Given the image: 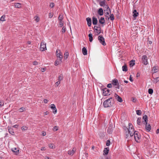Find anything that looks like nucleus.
<instances>
[{"mask_svg": "<svg viewBox=\"0 0 159 159\" xmlns=\"http://www.w3.org/2000/svg\"><path fill=\"white\" fill-rule=\"evenodd\" d=\"M114 104V99L111 97L106 100L103 102V105L105 107H111Z\"/></svg>", "mask_w": 159, "mask_h": 159, "instance_id": "obj_1", "label": "nucleus"}, {"mask_svg": "<svg viewBox=\"0 0 159 159\" xmlns=\"http://www.w3.org/2000/svg\"><path fill=\"white\" fill-rule=\"evenodd\" d=\"M129 129L128 130L129 132V135L130 137L133 136L134 134L135 133L134 127L131 123H129Z\"/></svg>", "mask_w": 159, "mask_h": 159, "instance_id": "obj_2", "label": "nucleus"}, {"mask_svg": "<svg viewBox=\"0 0 159 159\" xmlns=\"http://www.w3.org/2000/svg\"><path fill=\"white\" fill-rule=\"evenodd\" d=\"M134 135L135 141L137 143L140 142V136L139 135V132L135 131V133Z\"/></svg>", "mask_w": 159, "mask_h": 159, "instance_id": "obj_3", "label": "nucleus"}, {"mask_svg": "<svg viewBox=\"0 0 159 159\" xmlns=\"http://www.w3.org/2000/svg\"><path fill=\"white\" fill-rule=\"evenodd\" d=\"M102 94L104 96H107L110 95V90L107 88H105L102 89Z\"/></svg>", "mask_w": 159, "mask_h": 159, "instance_id": "obj_4", "label": "nucleus"}, {"mask_svg": "<svg viewBox=\"0 0 159 159\" xmlns=\"http://www.w3.org/2000/svg\"><path fill=\"white\" fill-rule=\"evenodd\" d=\"M111 84L115 86V88L118 89H120V85L117 79H115L113 80Z\"/></svg>", "mask_w": 159, "mask_h": 159, "instance_id": "obj_5", "label": "nucleus"}, {"mask_svg": "<svg viewBox=\"0 0 159 159\" xmlns=\"http://www.w3.org/2000/svg\"><path fill=\"white\" fill-rule=\"evenodd\" d=\"M98 39L99 42L102 44L103 46H105L106 43L105 42V39L101 35H99L98 37Z\"/></svg>", "mask_w": 159, "mask_h": 159, "instance_id": "obj_6", "label": "nucleus"}, {"mask_svg": "<svg viewBox=\"0 0 159 159\" xmlns=\"http://www.w3.org/2000/svg\"><path fill=\"white\" fill-rule=\"evenodd\" d=\"M46 50V43L43 40L40 43V51H43Z\"/></svg>", "mask_w": 159, "mask_h": 159, "instance_id": "obj_7", "label": "nucleus"}, {"mask_svg": "<svg viewBox=\"0 0 159 159\" xmlns=\"http://www.w3.org/2000/svg\"><path fill=\"white\" fill-rule=\"evenodd\" d=\"M61 52L59 50L57 49L56 52V56L58 58H59L60 62H62L61 60L62 58V55L61 54Z\"/></svg>", "mask_w": 159, "mask_h": 159, "instance_id": "obj_8", "label": "nucleus"}, {"mask_svg": "<svg viewBox=\"0 0 159 159\" xmlns=\"http://www.w3.org/2000/svg\"><path fill=\"white\" fill-rule=\"evenodd\" d=\"M113 129L114 128L113 127L112 124V123L111 124H110L109 127H108L107 130V133L109 134H111L112 133Z\"/></svg>", "mask_w": 159, "mask_h": 159, "instance_id": "obj_9", "label": "nucleus"}, {"mask_svg": "<svg viewBox=\"0 0 159 159\" xmlns=\"http://www.w3.org/2000/svg\"><path fill=\"white\" fill-rule=\"evenodd\" d=\"M142 60L143 61V62L144 65H146L148 63L147 57L146 55H143V56Z\"/></svg>", "mask_w": 159, "mask_h": 159, "instance_id": "obj_10", "label": "nucleus"}, {"mask_svg": "<svg viewBox=\"0 0 159 159\" xmlns=\"http://www.w3.org/2000/svg\"><path fill=\"white\" fill-rule=\"evenodd\" d=\"M94 30L96 31V32L98 34L101 33V28L100 26H94Z\"/></svg>", "mask_w": 159, "mask_h": 159, "instance_id": "obj_11", "label": "nucleus"}, {"mask_svg": "<svg viewBox=\"0 0 159 159\" xmlns=\"http://www.w3.org/2000/svg\"><path fill=\"white\" fill-rule=\"evenodd\" d=\"M114 96L115 98L119 102H122L123 101V100L122 98L119 95H118L117 94L115 93L114 95Z\"/></svg>", "mask_w": 159, "mask_h": 159, "instance_id": "obj_12", "label": "nucleus"}, {"mask_svg": "<svg viewBox=\"0 0 159 159\" xmlns=\"http://www.w3.org/2000/svg\"><path fill=\"white\" fill-rule=\"evenodd\" d=\"M51 108L52 109L53 113L55 114L57 112V110L55 105L54 104H51Z\"/></svg>", "mask_w": 159, "mask_h": 159, "instance_id": "obj_13", "label": "nucleus"}, {"mask_svg": "<svg viewBox=\"0 0 159 159\" xmlns=\"http://www.w3.org/2000/svg\"><path fill=\"white\" fill-rule=\"evenodd\" d=\"M145 124H146V126H145L146 129L147 130L148 132L150 131L151 129V127L150 125L148 123H146Z\"/></svg>", "mask_w": 159, "mask_h": 159, "instance_id": "obj_14", "label": "nucleus"}, {"mask_svg": "<svg viewBox=\"0 0 159 159\" xmlns=\"http://www.w3.org/2000/svg\"><path fill=\"white\" fill-rule=\"evenodd\" d=\"M87 22V25L89 27H90L91 26L92 24V20L90 18L88 17L86 19Z\"/></svg>", "mask_w": 159, "mask_h": 159, "instance_id": "obj_15", "label": "nucleus"}, {"mask_svg": "<svg viewBox=\"0 0 159 159\" xmlns=\"http://www.w3.org/2000/svg\"><path fill=\"white\" fill-rule=\"evenodd\" d=\"M75 148H73L72 150H69L68 151V154L72 156L74 154V153H75Z\"/></svg>", "mask_w": 159, "mask_h": 159, "instance_id": "obj_16", "label": "nucleus"}, {"mask_svg": "<svg viewBox=\"0 0 159 159\" xmlns=\"http://www.w3.org/2000/svg\"><path fill=\"white\" fill-rule=\"evenodd\" d=\"M92 22L93 25H96L98 23V20L97 18L94 17H93L92 18Z\"/></svg>", "mask_w": 159, "mask_h": 159, "instance_id": "obj_17", "label": "nucleus"}, {"mask_svg": "<svg viewBox=\"0 0 159 159\" xmlns=\"http://www.w3.org/2000/svg\"><path fill=\"white\" fill-rule=\"evenodd\" d=\"M98 14L100 16H102L103 14V10L102 8H99L98 11Z\"/></svg>", "mask_w": 159, "mask_h": 159, "instance_id": "obj_18", "label": "nucleus"}, {"mask_svg": "<svg viewBox=\"0 0 159 159\" xmlns=\"http://www.w3.org/2000/svg\"><path fill=\"white\" fill-rule=\"evenodd\" d=\"M105 20L103 17H101L99 20V23L102 24H103L105 23Z\"/></svg>", "mask_w": 159, "mask_h": 159, "instance_id": "obj_19", "label": "nucleus"}, {"mask_svg": "<svg viewBox=\"0 0 159 159\" xmlns=\"http://www.w3.org/2000/svg\"><path fill=\"white\" fill-rule=\"evenodd\" d=\"M133 16L134 17H136L139 15V13L136 10H134L133 12Z\"/></svg>", "mask_w": 159, "mask_h": 159, "instance_id": "obj_20", "label": "nucleus"}, {"mask_svg": "<svg viewBox=\"0 0 159 159\" xmlns=\"http://www.w3.org/2000/svg\"><path fill=\"white\" fill-rule=\"evenodd\" d=\"M105 0H103L102 1H100L99 2V5L101 6L106 7L107 5L105 4Z\"/></svg>", "mask_w": 159, "mask_h": 159, "instance_id": "obj_21", "label": "nucleus"}, {"mask_svg": "<svg viewBox=\"0 0 159 159\" xmlns=\"http://www.w3.org/2000/svg\"><path fill=\"white\" fill-rule=\"evenodd\" d=\"M82 53L84 55H87V51L86 49V48L84 47L83 48L82 50Z\"/></svg>", "mask_w": 159, "mask_h": 159, "instance_id": "obj_22", "label": "nucleus"}, {"mask_svg": "<svg viewBox=\"0 0 159 159\" xmlns=\"http://www.w3.org/2000/svg\"><path fill=\"white\" fill-rule=\"evenodd\" d=\"M109 151V148H105L103 151L104 155H107Z\"/></svg>", "mask_w": 159, "mask_h": 159, "instance_id": "obj_23", "label": "nucleus"}, {"mask_svg": "<svg viewBox=\"0 0 159 159\" xmlns=\"http://www.w3.org/2000/svg\"><path fill=\"white\" fill-rule=\"evenodd\" d=\"M135 61L134 60H132L129 62V66L131 67L133 66L135 64Z\"/></svg>", "mask_w": 159, "mask_h": 159, "instance_id": "obj_24", "label": "nucleus"}, {"mask_svg": "<svg viewBox=\"0 0 159 159\" xmlns=\"http://www.w3.org/2000/svg\"><path fill=\"white\" fill-rule=\"evenodd\" d=\"M12 151L16 153V154L17 155L19 153V150L16 148H14L11 149Z\"/></svg>", "mask_w": 159, "mask_h": 159, "instance_id": "obj_25", "label": "nucleus"}, {"mask_svg": "<svg viewBox=\"0 0 159 159\" xmlns=\"http://www.w3.org/2000/svg\"><path fill=\"white\" fill-rule=\"evenodd\" d=\"M122 70L123 71L126 72L128 70V69L127 65L125 64L122 67Z\"/></svg>", "mask_w": 159, "mask_h": 159, "instance_id": "obj_26", "label": "nucleus"}, {"mask_svg": "<svg viewBox=\"0 0 159 159\" xmlns=\"http://www.w3.org/2000/svg\"><path fill=\"white\" fill-rule=\"evenodd\" d=\"M14 6L17 8H20L21 7V4L19 3H15Z\"/></svg>", "mask_w": 159, "mask_h": 159, "instance_id": "obj_27", "label": "nucleus"}, {"mask_svg": "<svg viewBox=\"0 0 159 159\" xmlns=\"http://www.w3.org/2000/svg\"><path fill=\"white\" fill-rule=\"evenodd\" d=\"M129 130L128 131V130L127 131H125V137L126 139H129Z\"/></svg>", "mask_w": 159, "mask_h": 159, "instance_id": "obj_28", "label": "nucleus"}, {"mask_svg": "<svg viewBox=\"0 0 159 159\" xmlns=\"http://www.w3.org/2000/svg\"><path fill=\"white\" fill-rule=\"evenodd\" d=\"M89 41L90 42H92L93 40V35L91 33L89 34L88 35Z\"/></svg>", "mask_w": 159, "mask_h": 159, "instance_id": "obj_29", "label": "nucleus"}, {"mask_svg": "<svg viewBox=\"0 0 159 159\" xmlns=\"http://www.w3.org/2000/svg\"><path fill=\"white\" fill-rule=\"evenodd\" d=\"M143 119L144 120V124H145V123H147L148 121V116L146 115H144L143 117Z\"/></svg>", "mask_w": 159, "mask_h": 159, "instance_id": "obj_30", "label": "nucleus"}, {"mask_svg": "<svg viewBox=\"0 0 159 159\" xmlns=\"http://www.w3.org/2000/svg\"><path fill=\"white\" fill-rule=\"evenodd\" d=\"M8 130L9 133L11 134L12 135H13L14 134V132L13 130V129L12 128H8Z\"/></svg>", "mask_w": 159, "mask_h": 159, "instance_id": "obj_31", "label": "nucleus"}, {"mask_svg": "<svg viewBox=\"0 0 159 159\" xmlns=\"http://www.w3.org/2000/svg\"><path fill=\"white\" fill-rule=\"evenodd\" d=\"M158 67L157 66H154L153 68V70L154 71V73H156L158 71Z\"/></svg>", "mask_w": 159, "mask_h": 159, "instance_id": "obj_32", "label": "nucleus"}, {"mask_svg": "<svg viewBox=\"0 0 159 159\" xmlns=\"http://www.w3.org/2000/svg\"><path fill=\"white\" fill-rule=\"evenodd\" d=\"M137 124L138 125H140L141 124V117H139L138 118L137 121Z\"/></svg>", "mask_w": 159, "mask_h": 159, "instance_id": "obj_33", "label": "nucleus"}, {"mask_svg": "<svg viewBox=\"0 0 159 159\" xmlns=\"http://www.w3.org/2000/svg\"><path fill=\"white\" fill-rule=\"evenodd\" d=\"M5 17L6 16L5 15H4L2 16L0 18V20L1 21H5Z\"/></svg>", "mask_w": 159, "mask_h": 159, "instance_id": "obj_34", "label": "nucleus"}, {"mask_svg": "<svg viewBox=\"0 0 159 159\" xmlns=\"http://www.w3.org/2000/svg\"><path fill=\"white\" fill-rule=\"evenodd\" d=\"M153 78L155 80H154V81H153V83H156L157 82L159 81V77H156L155 78H154L153 77Z\"/></svg>", "mask_w": 159, "mask_h": 159, "instance_id": "obj_35", "label": "nucleus"}, {"mask_svg": "<svg viewBox=\"0 0 159 159\" xmlns=\"http://www.w3.org/2000/svg\"><path fill=\"white\" fill-rule=\"evenodd\" d=\"M48 147L51 148L53 149L55 148V145L53 143H50L48 144Z\"/></svg>", "mask_w": 159, "mask_h": 159, "instance_id": "obj_36", "label": "nucleus"}, {"mask_svg": "<svg viewBox=\"0 0 159 159\" xmlns=\"http://www.w3.org/2000/svg\"><path fill=\"white\" fill-rule=\"evenodd\" d=\"M109 18L111 20V21H112L114 20V15L113 14L111 15L110 17L108 18V19H109Z\"/></svg>", "mask_w": 159, "mask_h": 159, "instance_id": "obj_37", "label": "nucleus"}, {"mask_svg": "<svg viewBox=\"0 0 159 159\" xmlns=\"http://www.w3.org/2000/svg\"><path fill=\"white\" fill-rule=\"evenodd\" d=\"M136 114L138 115H140L142 114V112L140 110H137L136 111Z\"/></svg>", "mask_w": 159, "mask_h": 159, "instance_id": "obj_38", "label": "nucleus"}, {"mask_svg": "<svg viewBox=\"0 0 159 159\" xmlns=\"http://www.w3.org/2000/svg\"><path fill=\"white\" fill-rule=\"evenodd\" d=\"M69 55V53L68 52H65L64 54V59H66L67 58Z\"/></svg>", "mask_w": 159, "mask_h": 159, "instance_id": "obj_39", "label": "nucleus"}, {"mask_svg": "<svg viewBox=\"0 0 159 159\" xmlns=\"http://www.w3.org/2000/svg\"><path fill=\"white\" fill-rule=\"evenodd\" d=\"M61 62L60 61V60H59V61H57V60L55 62V66H57Z\"/></svg>", "mask_w": 159, "mask_h": 159, "instance_id": "obj_40", "label": "nucleus"}, {"mask_svg": "<svg viewBox=\"0 0 159 159\" xmlns=\"http://www.w3.org/2000/svg\"><path fill=\"white\" fill-rule=\"evenodd\" d=\"M63 19V16L61 15H60L58 17V20L59 21H62Z\"/></svg>", "mask_w": 159, "mask_h": 159, "instance_id": "obj_41", "label": "nucleus"}, {"mask_svg": "<svg viewBox=\"0 0 159 159\" xmlns=\"http://www.w3.org/2000/svg\"><path fill=\"white\" fill-rule=\"evenodd\" d=\"M148 93L149 94H152L153 93V90L152 89H149L148 90Z\"/></svg>", "mask_w": 159, "mask_h": 159, "instance_id": "obj_42", "label": "nucleus"}, {"mask_svg": "<svg viewBox=\"0 0 159 159\" xmlns=\"http://www.w3.org/2000/svg\"><path fill=\"white\" fill-rule=\"evenodd\" d=\"M105 7V8H107V12H111V10L107 5H106V7Z\"/></svg>", "mask_w": 159, "mask_h": 159, "instance_id": "obj_43", "label": "nucleus"}, {"mask_svg": "<svg viewBox=\"0 0 159 159\" xmlns=\"http://www.w3.org/2000/svg\"><path fill=\"white\" fill-rule=\"evenodd\" d=\"M59 25L60 27H62L63 25V21H59Z\"/></svg>", "mask_w": 159, "mask_h": 159, "instance_id": "obj_44", "label": "nucleus"}, {"mask_svg": "<svg viewBox=\"0 0 159 159\" xmlns=\"http://www.w3.org/2000/svg\"><path fill=\"white\" fill-rule=\"evenodd\" d=\"M123 129L125 131H127L128 130V131L129 130H128L129 128H128L127 127H126L125 126H124L123 127Z\"/></svg>", "mask_w": 159, "mask_h": 159, "instance_id": "obj_45", "label": "nucleus"}, {"mask_svg": "<svg viewBox=\"0 0 159 159\" xmlns=\"http://www.w3.org/2000/svg\"><path fill=\"white\" fill-rule=\"evenodd\" d=\"M25 109V108H24L23 107H20V108L19 109V110L20 112H21L23 111H24V110Z\"/></svg>", "mask_w": 159, "mask_h": 159, "instance_id": "obj_46", "label": "nucleus"}, {"mask_svg": "<svg viewBox=\"0 0 159 159\" xmlns=\"http://www.w3.org/2000/svg\"><path fill=\"white\" fill-rule=\"evenodd\" d=\"M110 141L109 140H108L107 141L106 145L107 146H109L110 145Z\"/></svg>", "mask_w": 159, "mask_h": 159, "instance_id": "obj_47", "label": "nucleus"}, {"mask_svg": "<svg viewBox=\"0 0 159 159\" xmlns=\"http://www.w3.org/2000/svg\"><path fill=\"white\" fill-rule=\"evenodd\" d=\"M58 127L57 126H55L53 129V130L54 131H57L58 130Z\"/></svg>", "mask_w": 159, "mask_h": 159, "instance_id": "obj_48", "label": "nucleus"}, {"mask_svg": "<svg viewBox=\"0 0 159 159\" xmlns=\"http://www.w3.org/2000/svg\"><path fill=\"white\" fill-rule=\"evenodd\" d=\"M48 16L49 18H52L53 16V14L52 13L50 12L49 13Z\"/></svg>", "mask_w": 159, "mask_h": 159, "instance_id": "obj_49", "label": "nucleus"}, {"mask_svg": "<svg viewBox=\"0 0 159 159\" xmlns=\"http://www.w3.org/2000/svg\"><path fill=\"white\" fill-rule=\"evenodd\" d=\"M66 28L65 27H63L62 29V33H65L66 31Z\"/></svg>", "mask_w": 159, "mask_h": 159, "instance_id": "obj_50", "label": "nucleus"}, {"mask_svg": "<svg viewBox=\"0 0 159 159\" xmlns=\"http://www.w3.org/2000/svg\"><path fill=\"white\" fill-rule=\"evenodd\" d=\"M46 70V67L42 68L40 69V70L42 72H44Z\"/></svg>", "mask_w": 159, "mask_h": 159, "instance_id": "obj_51", "label": "nucleus"}, {"mask_svg": "<svg viewBox=\"0 0 159 159\" xmlns=\"http://www.w3.org/2000/svg\"><path fill=\"white\" fill-rule=\"evenodd\" d=\"M54 6V4L53 2H51L50 4V7L51 8L53 7Z\"/></svg>", "mask_w": 159, "mask_h": 159, "instance_id": "obj_52", "label": "nucleus"}, {"mask_svg": "<svg viewBox=\"0 0 159 159\" xmlns=\"http://www.w3.org/2000/svg\"><path fill=\"white\" fill-rule=\"evenodd\" d=\"M62 79V76L60 75L58 77V81H60Z\"/></svg>", "mask_w": 159, "mask_h": 159, "instance_id": "obj_53", "label": "nucleus"}, {"mask_svg": "<svg viewBox=\"0 0 159 159\" xmlns=\"http://www.w3.org/2000/svg\"><path fill=\"white\" fill-rule=\"evenodd\" d=\"M4 102L3 101L0 102V107L4 106Z\"/></svg>", "mask_w": 159, "mask_h": 159, "instance_id": "obj_54", "label": "nucleus"}, {"mask_svg": "<svg viewBox=\"0 0 159 159\" xmlns=\"http://www.w3.org/2000/svg\"><path fill=\"white\" fill-rule=\"evenodd\" d=\"M21 129L22 130H27V128L26 126H23L21 127Z\"/></svg>", "mask_w": 159, "mask_h": 159, "instance_id": "obj_55", "label": "nucleus"}, {"mask_svg": "<svg viewBox=\"0 0 159 159\" xmlns=\"http://www.w3.org/2000/svg\"><path fill=\"white\" fill-rule=\"evenodd\" d=\"M107 87L108 88H111L112 87V84L111 83L108 84Z\"/></svg>", "mask_w": 159, "mask_h": 159, "instance_id": "obj_56", "label": "nucleus"}, {"mask_svg": "<svg viewBox=\"0 0 159 159\" xmlns=\"http://www.w3.org/2000/svg\"><path fill=\"white\" fill-rule=\"evenodd\" d=\"M129 80L131 82H133V78L132 77L131 75H130L129 76Z\"/></svg>", "mask_w": 159, "mask_h": 159, "instance_id": "obj_57", "label": "nucleus"}, {"mask_svg": "<svg viewBox=\"0 0 159 159\" xmlns=\"http://www.w3.org/2000/svg\"><path fill=\"white\" fill-rule=\"evenodd\" d=\"M35 18H36L35 19V20L37 22H38L39 21V19L38 18V17L37 16H35Z\"/></svg>", "mask_w": 159, "mask_h": 159, "instance_id": "obj_58", "label": "nucleus"}, {"mask_svg": "<svg viewBox=\"0 0 159 159\" xmlns=\"http://www.w3.org/2000/svg\"><path fill=\"white\" fill-rule=\"evenodd\" d=\"M42 135L43 136H44L46 135V132H44V131H43L42 132Z\"/></svg>", "mask_w": 159, "mask_h": 159, "instance_id": "obj_59", "label": "nucleus"}, {"mask_svg": "<svg viewBox=\"0 0 159 159\" xmlns=\"http://www.w3.org/2000/svg\"><path fill=\"white\" fill-rule=\"evenodd\" d=\"M43 102L45 103H46L48 102V100L47 99H44Z\"/></svg>", "mask_w": 159, "mask_h": 159, "instance_id": "obj_60", "label": "nucleus"}, {"mask_svg": "<svg viewBox=\"0 0 159 159\" xmlns=\"http://www.w3.org/2000/svg\"><path fill=\"white\" fill-rule=\"evenodd\" d=\"M33 65H36L38 64V62L36 61H34L33 62Z\"/></svg>", "mask_w": 159, "mask_h": 159, "instance_id": "obj_61", "label": "nucleus"}, {"mask_svg": "<svg viewBox=\"0 0 159 159\" xmlns=\"http://www.w3.org/2000/svg\"><path fill=\"white\" fill-rule=\"evenodd\" d=\"M60 83V81H58L56 83V84L57 86H58Z\"/></svg>", "mask_w": 159, "mask_h": 159, "instance_id": "obj_62", "label": "nucleus"}, {"mask_svg": "<svg viewBox=\"0 0 159 159\" xmlns=\"http://www.w3.org/2000/svg\"><path fill=\"white\" fill-rule=\"evenodd\" d=\"M46 148H45V147H43L40 149V150L42 151H45L46 150Z\"/></svg>", "mask_w": 159, "mask_h": 159, "instance_id": "obj_63", "label": "nucleus"}, {"mask_svg": "<svg viewBox=\"0 0 159 159\" xmlns=\"http://www.w3.org/2000/svg\"><path fill=\"white\" fill-rule=\"evenodd\" d=\"M18 127V125H15L13 126V127L17 128Z\"/></svg>", "mask_w": 159, "mask_h": 159, "instance_id": "obj_64", "label": "nucleus"}]
</instances>
